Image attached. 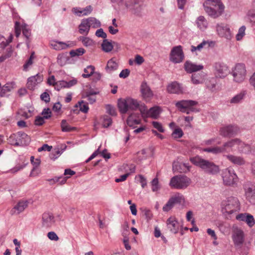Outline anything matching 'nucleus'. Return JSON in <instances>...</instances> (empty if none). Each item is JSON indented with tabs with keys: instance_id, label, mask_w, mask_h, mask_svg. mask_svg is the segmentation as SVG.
Segmentation results:
<instances>
[{
	"instance_id": "nucleus-31",
	"label": "nucleus",
	"mask_w": 255,
	"mask_h": 255,
	"mask_svg": "<svg viewBox=\"0 0 255 255\" xmlns=\"http://www.w3.org/2000/svg\"><path fill=\"white\" fill-rule=\"evenodd\" d=\"M240 139L239 138L233 139L224 143L223 146H222L223 152L227 151L228 148H232L235 146H237L238 147Z\"/></svg>"
},
{
	"instance_id": "nucleus-55",
	"label": "nucleus",
	"mask_w": 255,
	"mask_h": 255,
	"mask_svg": "<svg viewBox=\"0 0 255 255\" xmlns=\"http://www.w3.org/2000/svg\"><path fill=\"white\" fill-rule=\"evenodd\" d=\"M152 190L153 192L157 191L160 189L158 179L157 178H154L151 181Z\"/></svg>"
},
{
	"instance_id": "nucleus-36",
	"label": "nucleus",
	"mask_w": 255,
	"mask_h": 255,
	"mask_svg": "<svg viewBox=\"0 0 255 255\" xmlns=\"http://www.w3.org/2000/svg\"><path fill=\"white\" fill-rule=\"evenodd\" d=\"M161 112L160 108L159 107H154L151 108L147 114L148 116L153 119H157Z\"/></svg>"
},
{
	"instance_id": "nucleus-26",
	"label": "nucleus",
	"mask_w": 255,
	"mask_h": 255,
	"mask_svg": "<svg viewBox=\"0 0 255 255\" xmlns=\"http://www.w3.org/2000/svg\"><path fill=\"white\" fill-rule=\"evenodd\" d=\"M184 68L187 73H191L203 69V66L202 65H196L189 61H187L184 64Z\"/></svg>"
},
{
	"instance_id": "nucleus-6",
	"label": "nucleus",
	"mask_w": 255,
	"mask_h": 255,
	"mask_svg": "<svg viewBox=\"0 0 255 255\" xmlns=\"http://www.w3.org/2000/svg\"><path fill=\"white\" fill-rule=\"evenodd\" d=\"M198 102L193 100H182L175 104L176 107L182 113L190 114L191 112L197 113L199 110L195 107Z\"/></svg>"
},
{
	"instance_id": "nucleus-10",
	"label": "nucleus",
	"mask_w": 255,
	"mask_h": 255,
	"mask_svg": "<svg viewBox=\"0 0 255 255\" xmlns=\"http://www.w3.org/2000/svg\"><path fill=\"white\" fill-rule=\"evenodd\" d=\"M216 5L214 7L206 6L204 4V10L208 14L213 18H216L221 15L224 9V5L220 0H216Z\"/></svg>"
},
{
	"instance_id": "nucleus-48",
	"label": "nucleus",
	"mask_w": 255,
	"mask_h": 255,
	"mask_svg": "<svg viewBox=\"0 0 255 255\" xmlns=\"http://www.w3.org/2000/svg\"><path fill=\"white\" fill-rule=\"evenodd\" d=\"M98 93H94L90 94H85V98H87V101L91 104H93L96 100V95Z\"/></svg>"
},
{
	"instance_id": "nucleus-30",
	"label": "nucleus",
	"mask_w": 255,
	"mask_h": 255,
	"mask_svg": "<svg viewBox=\"0 0 255 255\" xmlns=\"http://www.w3.org/2000/svg\"><path fill=\"white\" fill-rule=\"evenodd\" d=\"M247 92L246 90H242L240 93L235 95L233 97L230 101V103L231 104H238L241 103L245 98Z\"/></svg>"
},
{
	"instance_id": "nucleus-29",
	"label": "nucleus",
	"mask_w": 255,
	"mask_h": 255,
	"mask_svg": "<svg viewBox=\"0 0 255 255\" xmlns=\"http://www.w3.org/2000/svg\"><path fill=\"white\" fill-rule=\"evenodd\" d=\"M140 91L144 98H150L153 96L152 92L145 82H143L141 85Z\"/></svg>"
},
{
	"instance_id": "nucleus-40",
	"label": "nucleus",
	"mask_w": 255,
	"mask_h": 255,
	"mask_svg": "<svg viewBox=\"0 0 255 255\" xmlns=\"http://www.w3.org/2000/svg\"><path fill=\"white\" fill-rule=\"evenodd\" d=\"M101 46L102 50L106 52L111 51L114 48V45L112 43L107 39H104Z\"/></svg>"
},
{
	"instance_id": "nucleus-34",
	"label": "nucleus",
	"mask_w": 255,
	"mask_h": 255,
	"mask_svg": "<svg viewBox=\"0 0 255 255\" xmlns=\"http://www.w3.org/2000/svg\"><path fill=\"white\" fill-rule=\"evenodd\" d=\"M14 83L13 82L5 84L1 88L0 91V96L4 97L7 92L11 91V90L14 88Z\"/></svg>"
},
{
	"instance_id": "nucleus-56",
	"label": "nucleus",
	"mask_w": 255,
	"mask_h": 255,
	"mask_svg": "<svg viewBox=\"0 0 255 255\" xmlns=\"http://www.w3.org/2000/svg\"><path fill=\"white\" fill-rule=\"evenodd\" d=\"M216 83L215 79L212 78L206 82V86L209 89L213 90L215 88Z\"/></svg>"
},
{
	"instance_id": "nucleus-39",
	"label": "nucleus",
	"mask_w": 255,
	"mask_h": 255,
	"mask_svg": "<svg viewBox=\"0 0 255 255\" xmlns=\"http://www.w3.org/2000/svg\"><path fill=\"white\" fill-rule=\"evenodd\" d=\"M196 23L201 30L205 29L208 25L207 21L203 16H200L197 18Z\"/></svg>"
},
{
	"instance_id": "nucleus-3",
	"label": "nucleus",
	"mask_w": 255,
	"mask_h": 255,
	"mask_svg": "<svg viewBox=\"0 0 255 255\" xmlns=\"http://www.w3.org/2000/svg\"><path fill=\"white\" fill-rule=\"evenodd\" d=\"M30 141V136L23 131L13 133L7 138L8 143L14 146L27 145L29 144Z\"/></svg>"
},
{
	"instance_id": "nucleus-22",
	"label": "nucleus",
	"mask_w": 255,
	"mask_h": 255,
	"mask_svg": "<svg viewBox=\"0 0 255 255\" xmlns=\"http://www.w3.org/2000/svg\"><path fill=\"white\" fill-rule=\"evenodd\" d=\"M233 239L235 245L241 247L244 241V232L241 230H236L233 235Z\"/></svg>"
},
{
	"instance_id": "nucleus-8",
	"label": "nucleus",
	"mask_w": 255,
	"mask_h": 255,
	"mask_svg": "<svg viewBox=\"0 0 255 255\" xmlns=\"http://www.w3.org/2000/svg\"><path fill=\"white\" fill-rule=\"evenodd\" d=\"M224 210L228 214H232L240 210V203L237 198L230 197L223 204Z\"/></svg>"
},
{
	"instance_id": "nucleus-58",
	"label": "nucleus",
	"mask_w": 255,
	"mask_h": 255,
	"mask_svg": "<svg viewBox=\"0 0 255 255\" xmlns=\"http://www.w3.org/2000/svg\"><path fill=\"white\" fill-rule=\"evenodd\" d=\"M41 115H43V117L45 119H48L51 117V112L50 109L48 108H45L43 110Z\"/></svg>"
},
{
	"instance_id": "nucleus-2",
	"label": "nucleus",
	"mask_w": 255,
	"mask_h": 255,
	"mask_svg": "<svg viewBox=\"0 0 255 255\" xmlns=\"http://www.w3.org/2000/svg\"><path fill=\"white\" fill-rule=\"evenodd\" d=\"M190 160L194 164L200 167L206 173L215 174L219 171V167L209 160L202 159L199 157L192 158Z\"/></svg>"
},
{
	"instance_id": "nucleus-42",
	"label": "nucleus",
	"mask_w": 255,
	"mask_h": 255,
	"mask_svg": "<svg viewBox=\"0 0 255 255\" xmlns=\"http://www.w3.org/2000/svg\"><path fill=\"white\" fill-rule=\"evenodd\" d=\"M61 127L62 131L70 132L76 130V128L70 126L65 120H63L61 123Z\"/></svg>"
},
{
	"instance_id": "nucleus-38",
	"label": "nucleus",
	"mask_w": 255,
	"mask_h": 255,
	"mask_svg": "<svg viewBox=\"0 0 255 255\" xmlns=\"http://www.w3.org/2000/svg\"><path fill=\"white\" fill-rule=\"evenodd\" d=\"M87 23H88L89 27H92L93 28H98L100 27L101 26V22L93 17H90L86 19Z\"/></svg>"
},
{
	"instance_id": "nucleus-52",
	"label": "nucleus",
	"mask_w": 255,
	"mask_h": 255,
	"mask_svg": "<svg viewBox=\"0 0 255 255\" xmlns=\"http://www.w3.org/2000/svg\"><path fill=\"white\" fill-rule=\"evenodd\" d=\"M183 135V132L181 128H175L172 133V136L174 138L181 137Z\"/></svg>"
},
{
	"instance_id": "nucleus-57",
	"label": "nucleus",
	"mask_w": 255,
	"mask_h": 255,
	"mask_svg": "<svg viewBox=\"0 0 255 255\" xmlns=\"http://www.w3.org/2000/svg\"><path fill=\"white\" fill-rule=\"evenodd\" d=\"M61 154V152L59 149L53 151L49 155L50 158L53 160L57 159Z\"/></svg>"
},
{
	"instance_id": "nucleus-28",
	"label": "nucleus",
	"mask_w": 255,
	"mask_h": 255,
	"mask_svg": "<svg viewBox=\"0 0 255 255\" xmlns=\"http://www.w3.org/2000/svg\"><path fill=\"white\" fill-rule=\"evenodd\" d=\"M247 199L250 203L255 204V185H251L246 189Z\"/></svg>"
},
{
	"instance_id": "nucleus-24",
	"label": "nucleus",
	"mask_w": 255,
	"mask_h": 255,
	"mask_svg": "<svg viewBox=\"0 0 255 255\" xmlns=\"http://www.w3.org/2000/svg\"><path fill=\"white\" fill-rule=\"evenodd\" d=\"M140 122L141 119H140V114L139 113H132L130 114L127 120L128 126L133 128L135 125L140 124Z\"/></svg>"
},
{
	"instance_id": "nucleus-20",
	"label": "nucleus",
	"mask_w": 255,
	"mask_h": 255,
	"mask_svg": "<svg viewBox=\"0 0 255 255\" xmlns=\"http://www.w3.org/2000/svg\"><path fill=\"white\" fill-rule=\"evenodd\" d=\"M236 219L238 220L245 222L250 227H252L255 224L253 216L248 213L239 214L237 215Z\"/></svg>"
},
{
	"instance_id": "nucleus-45",
	"label": "nucleus",
	"mask_w": 255,
	"mask_h": 255,
	"mask_svg": "<svg viewBox=\"0 0 255 255\" xmlns=\"http://www.w3.org/2000/svg\"><path fill=\"white\" fill-rule=\"evenodd\" d=\"M79 107L80 110L84 113H87L89 110V107L87 104H85L83 101H79L76 104L75 107Z\"/></svg>"
},
{
	"instance_id": "nucleus-43",
	"label": "nucleus",
	"mask_w": 255,
	"mask_h": 255,
	"mask_svg": "<svg viewBox=\"0 0 255 255\" xmlns=\"http://www.w3.org/2000/svg\"><path fill=\"white\" fill-rule=\"evenodd\" d=\"M94 70L95 67L93 66H88L86 68L84 69V73L82 75V76L84 78H89L94 74Z\"/></svg>"
},
{
	"instance_id": "nucleus-59",
	"label": "nucleus",
	"mask_w": 255,
	"mask_h": 255,
	"mask_svg": "<svg viewBox=\"0 0 255 255\" xmlns=\"http://www.w3.org/2000/svg\"><path fill=\"white\" fill-rule=\"evenodd\" d=\"M107 112L112 116H116L117 113L115 108L111 105H108L106 106Z\"/></svg>"
},
{
	"instance_id": "nucleus-1",
	"label": "nucleus",
	"mask_w": 255,
	"mask_h": 255,
	"mask_svg": "<svg viewBox=\"0 0 255 255\" xmlns=\"http://www.w3.org/2000/svg\"><path fill=\"white\" fill-rule=\"evenodd\" d=\"M118 106L120 112L123 114H126L129 110H135L137 109H139L141 114H143L146 110L144 105H140L136 100L131 98L119 100Z\"/></svg>"
},
{
	"instance_id": "nucleus-50",
	"label": "nucleus",
	"mask_w": 255,
	"mask_h": 255,
	"mask_svg": "<svg viewBox=\"0 0 255 255\" xmlns=\"http://www.w3.org/2000/svg\"><path fill=\"white\" fill-rule=\"evenodd\" d=\"M80 40L82 41L83 44L85 46H92L94 44L93 40L87 37H81Z\"/></svg>"
},
{
	"instance_id": "nucleus-37",
	"label": "nucleus",
	"mask_w": 255,
	"mask_h": 255,
	"mask_svg": "<svg viewBox=\"0 0 255 255\" xmlns=\"http://www.w3.org/2000/svg\"><path fill=\"white\" fill-rule=\"evenodd\" d=\"M40 159L39 158H36L34 160V162L32 163V164L33 165V167L30 174L31 176H35L39 174L40 171L38 169V167L40 165Z\"/></svg>"
},
{
	"instance_id": "nucleus-17",
	"label": "nucleus",
	"mask_w": 255,
	"mask_h": 255,
	"mask_svg": "<svg viewBox=\"0 0 255 255\" xmlns=\"http://www.w3.org/2000/svg\"><path fill=\"white\" fill-rule=\"evenodd\" d=\"M191 166L188 163H182L174 161L173 163L172 168L174 171L180 173H187L190 170Z\"/></svg>"
},
{
	"instance_id": "nucleus-41",
	"label": "nucleus",
	"mask_w": 255,
	"mask_h": 255,
	"mask_svg": "<svg viewBox=\"0 0 255 255\" xmlns=\"http://www.w3.org/2000/svg\"><path fill=\"white\" fill-rule=\"evenodd\" d=\"M13 54V48L11 47H8L5 51L0 57V60L1 62L4 61L6 59L12 56Z\"/></svg>"
},
{
	"instance_id": "nucleus-62",
	"label": "nucleus",
	"mask_w": 255,
	"mask_h": 255,
	"mask_svg": "<svg viewBox=\"0 0 255 255\" xmlns=\"http://www.w3.org/2000/svg\"><path fill=\"white\" fill-rule=\"evenodd\" d=\"M95 35L97 37L104 38V39L107 37V34L104 31L102 28L98 29L96 32Z\"/></svg>"
},
{
	"instance_id": "nucleus-61",
	"label": "nucleus",
	"mask_w": 255,
	"mask_h": 255,
	"mask_svg": "<svg viewBox=\"0 0 255 255\" xmlns=\"http://www.w3.org/2000/svg\"><path fill=\"white\" fill-rule=\"evenodd\" d=\"M143 213L147 221H149L152 218V213L151 211L148 209H145L143 211Z\"/></svg>"
},
{
	"instance_id": "nucleus-27",
	"label": "nucleus",
	"mask_w": 255,
	"mask_h": 255,
	"mask_svg": "<svg viewBox=\"0 0 255 255\" xmlns=\"http://www.w3.org/2000/svg\"><path fill=\"white\" fill-rule=\"evenodd\" d=\"M50 45L54 49L56 50H61L73 46L74 43L73 42H71L70 44H67L66 43L63 42L54 41L51 43Z\"/></svg>"
},
{
	"instance_id": "nucleus-12",
	"label": "nucleus",
	"mask_w": 255,
	"mask_h": 255,
	"mask_svg": "<svg viewBox=\"0 0 255 255\" xmlns=\"http://www.w3.org/2000/svg\"><path fill=\"white\" fill-rule=\"evenodd\" d=\"M240 131L239 127L235 125H230L220 128V134L225 137H231L235 136Z\"/></svg>"
},
{
	"instance_id": "nucleus-18",
	"label": "nucleus",
	"mask_w": 255,
	"mask_h": 255,
	"mask_svg": "<svg viewBox=\"0 0 255 255\" xmlns=\"http://www.w3.org/2000/svg\"><path fill=\"white\" fill-rule=\"evenodd\" d=\"M43 77L41 75L36 74L34 76L29 77L27 80L26 84L27 88L30 90H33L35 87L38 84L42 82Z\"/></svg>"
},
{
	"instance_id": "nucleus-53",
	"label": "nucleus",
	"mask_w": 255,
	"mask_h": 255,
	"mask_svg": "<svg viewBox=\"0 0 255 255\" xmlns=\"http://www.w3.org/2000/svg\"><path fill=\"white\" fill-rule=\"evenodd\" d=\"M246 26L243 25L241 26L238 31V33L236 35V39L237 40H241L245 34Z\"/></svg>"
},
{
	"instance_id": "nucleus-63",
	"label": "nucleus",
	"mask_w": 255,
	"mask_h": 255,
	"mask_svg": "<svg viewBox=\"0 0 255 255\" xmlns=\"http://www.w3.org/2000/svg\"><path fill=\"white\" fill-rule=\"evenodd\" d=\"M44 119H45L43 117L37 116L34 121V124L36 126H41L44 123Z\"/></svg>"
},
{
	"instance_id": "nucleus-51",
	"label": "nucleus",
	"mask_w": 255,
	"mask_h": 255,
	"mask_svg": "<svg viewBox=\"0 0 255 255\" xmlns=\"http://www.w3.org/2000/svg\"><path fill=\"white\" fill-rule=\"evenodd\" d=\"M22 33L23 35L26 38V43L27 46H28L29 44V41L28 40V39L31 35L30 30L27 28L25 26L22 28Z\"/></svg>"
},
{
	"instance_id": "nucleus-19",
	"label": "nucleus",
	"mask_w": 255,
	"mask_h": 255,
	"mask_svg": "<svg viewBox=\"0 0 255 255\" xmlns=\"http://www.w3.org/2000/svg\"><path fill=\"white\" fill-rule=\"evenodd\" d=\"M238 151L240 153L249 154H254L255 152V148L251 147L250 145L246 144L240 139V143L238 146Z\"/></svg>"
},
{
	"instance_id": "nucleus-33",
	"label": "nucleus",
	"mask_w": 255,
	"mask_h": 255,
	"mask_svg": "<svg viewBox=\"0 0 255 255\" xmlns=\"http://www.w3.org/2000/svg\"><path fill=\"white\" fill-rule=\"evenodd\" d=\"M90 27L86 19H83L79 26V31L80 34L87 35Z\"/></svg>"
},
{
	"instance_id": "nucleus-7",
	"label": "nucleus",
	"mask_w": 255,
	"mask_h": 255,
	"mask_svg": "<svg viewBox=\"0 0 255 255\" xmlns=\"http://www.w3.org/2000/svg\"><path fill=\"white\" fill-rule=\"evenodd\" d=\"M222 176L223 183L226 185L234 186L238 181V178L234 170L226 168L223 170Z\"/></svg>"
},
{
	"instance_id": "nucleus-54",
	"label": "nucleus",
	"mask_w": 255,
	"mask_h": 255,
	"mask_svg": "<svg viewBox=\"0 0 255 255\" xmlns=\"http://www.w3.org/2000/svg\"><path fill=\"white\" fill-rule=\"evenodd\" d=\"M191 80L192 83L196 85L201 84L202 82L200 76L196 74H194L192 75Z\"/></svg>"
},
{
	"instance_id": "nucleus-60",
	"label": "nucleus",
	"mask_w": 255,
	"mask_h": 255,
	"mask_svg": "<svg viewBox=\"0 0 255 255\" xmlns=\"http://www.w3.org/2000/svg\"><path fill=\"white\" fill-rule=\"evenodd\" d=\"M34 52L32 53L29 59L23 65V70H27L28 67L32 64V59H33Z\"/></svg>"
},
{
	"instance_id": "nucleus-46",
	"label": "nucleus",
	"mask_w": 255,
	"mask_h": 255,
	"mask_svg": "<svg viewBox=\"0 0 255 255\" xmlns=\"http://www.w3.org/2000/svg\"><path fill=\"white\" fill-rule=\"evenodd\" d=\"M85 52V50L83 48H78L76 50H72L70 52L71 57H74L76 56L82 55Z\"/></svg>"
},
{
	"instance_id": "nucleus-44",
	"label": "nucleus",
	"mask_w": 255,
	"mask_h": 255,
	"mask_svg": "<svg viewBox=\"0 0 255 255\" xmlns=\"http://www.w3.org/2000/svg\"><path fill=\"white\" fill-rule=\"evenodd\" d=\"M203 151L207 152H211L215 154L223 152L222 146L206 148L203 149Z\"/></svg>"
},
{
	"instance_id": "nucleus-25",
	"label": "nucleus",
	"mask_w": 255,
	"mask_h": 255,
	"mask_svg": "<svg viewBox=\"0 0 255 255\" xmlns=\"http://www.w3.org/2000/svg\"><path fill=\"white\" fill-rule=\"evenodd\" d=\"M28 202L27 201H20L11 210L10 213L11 215L19 214L20 213L24 211L27 207Z\"/></svg>"
},
{
	"instance_id": "nucleus-21",
	"label": "nucleus",
	"mask_w": 255,
	"mask_h": 255,
	"mask_svg": "<svg viewBox=\"0 0 255 255\" xmlns=\"http://www.w3.org/2000/svg\"><path fill=\"white\" fill-rule=\"evenodd\" d=\"M42 226L45 227H50L55 223L54 217L52 213H44L42 217Z\"/></svg>"
},
{
	"instance_id": "nucleus-16",
	"label": "nucleus",
	"mask_w": 255,
	"mask_h": 255,
	"mask_svg": "<svg viewBox=\"0 0 255 255\" xmlns=\"http://www.w3.org/2000/svg\"><path fill=\"white\" fill-rule=\"evenodd\" d=\"M167 91L171 94H180L184 92L185 89L181 84L173 82L168 85Z\"/></svg>"
},
{
	"instance_id": "nucleus-11",
	"label": "nucleus",
	"mask_w": 255,
	"mask_h": 255,
	"mask_svg": "<svg viewBox=\"0 0 255 255\" xmlns=\"http://www.w3.org/2000/svg\"><path fill=\"white\" fill-rule=\"evenodd\" d=\"M184 58L182 47L178 45L173 47L170 54V60L174 63L181 62Z\"/></svg>"
},
{
	"instance_id": "nucleus-64",
	"label": "nucleus",
	"mask_w": 255,
	"mask_h": 255,
	"mask_svg": "<svg viewBox=\"0 0 255 255\" xmlns=\"http://www.w3.org/2000/svg\"><path fill=\"white\" fill-rule=\"evenodd\" d=\"M248 16L251 21L255 24V10H251L248 12Z\"/></svg>"
},
{
	"instance_id": "nucleus-15",
	"label": "nucleus",
	"mask_w": 255,
	"mask_h": 255,
	"mask_svg": "<svg viewBox=\"0 0 255 255\" xmlns=\"http://www.w3.org/2000/svg\"><path fill=\"white\" fill-rule=\"evenodd\" d=\"M184 200V197L182 195L178 194L174 196L171 197L166 204L163 207V211L168 212L173 208L176 204H180Z\"/></svg>"
},
{
	"instance_id": "nucleus-14",
	"label": "nucleus",
	"mask_w": 255,
	"mask_h": 255,
	"mask_svg": "<svg viewBox=\"0 0 255 255\" xmlns=\"http://www.w3.org/2000/svg\"><path fill=\"white\" fill-rule=\"evenodd\" d=\"M214 68L217 77L220 78H224L229 73V70L228 66L223 63H216L214 64Z\"/></svg>"
},
{
	"instance_id": "nucleus-4",
	"label": "nucleus",
	"mask_w": 255,
	"mask_h": 255,
	"mask_svg": "<svg viewBox=\"0 0 255 255\" xmlns=\"http://www.w3.org/2000/svg\"><path fill=\"white\" fill-rule=\"evenodd\" d=\"M191 179L184 175H179L171 178L169 185L171 188L176 189H184L191 183Z\"/></svg>"
},
{
	"instance_id": "nucleus-9",
	"label": "nucleus",
	"mask_w": 255,
	"mask_h": 255,
	"mask_svg": "<svg viewBox=\"0 0 255 255\" xmlns=\"http://www.w3.org/2000/svg\"><path fill=\"white\" fill-rule=\"evenodd\" d=\"M232 75L234 80L238 83L242 82L245 79L246 70L244 64H237L233 69Z\"/></svg>"
},
{
	"instance_id": "nucleus-35",
	"label": "nucleus",
	"mask_w": 255,
	"mask_h": 255,
	"mask_svg": "<svg viewBox=\"0 0 255 255\" xmlns=\"http://www.w3.org/2000/svg\"><path fill=\"white\" fill-rule=\"evenodd\" d=\"M118 67V63L114 58H112L108 61L106 67V70L108 73H111L112 71L117 70Z\"/></svg>"
},
{
	"instance_id": "nucleus-13",
	"label": "nucleus",
	"mask_w": 255,
	"mask_h": 255,
	"mask_svg": "<svg viewBox=\"0 0 255 255\" xmlns=\"http://www.w3.org/2000/svg\"><path fill=\"white\" fill-rule=\"evenodd\" d=\"M218 34L222 37H225L227 39H230L232 37V33L229 26L225 23H218L216 26Z\"/></svg>"
},
{
	"instance_id": "nucleus-47",
	"label": "nucleus",
	"mask_w": 255,
	"mask_h": 255,
	"mask_svg": "<svg viewBox=\"0 0 255 255\" xmlns=\"http://www.w3.org/2000/svg\"><path fill=\"white\" fill-rule=\"evenodd\" d=\"M103 119V127L104 128H108L110 127L112 123V120L109 116L105 115L102 118Z\"/></svg>"
},
{
	"instance_id": "nucleus-49",
	"label": "nucleus",
	"mask_w": 255,
	"mask_h": 255,
	"mask_svg": "<svg viewBox=\"0 0 255 255\" xmlns=\"http://www.w3.org/2000/svg\"><path fill=\"white\" fill-rule=\"evenodd\" d=\"M67 81L62 80L55 83L54 88L57 91H60L62 88H66Z\"/></svg>"
},
{
	"instance_id": "nucleus-32",
	"label": "nucleus",
	"mask_w": 255,
	"mask_h": 255,
	"mask_svg": "<svg viewBox=\"0 0 255 255\" xmlns=\"http://www.w3.org/2000/svg\"><path fill=\"white\" fill-rule=\"evenodd\" d=\"M227 158L229 160H230L234 164L242 165L245 163V160L243 157L241 156H238L233 155H227Z\"/></svg>"
},
{
	"instance_id": "nucleus-5",
	"label": "nucleus",
	"mask_w": 255,
	"mask_h": 255,
	"mask_svg": "<svg viewBox=\"0 0 255 255\" xmlns=\"http://www.w3.org/2000/svg\"><path fill=\"white\" fill-rule=\"evenodd\" d=\"M125 6L132 14L141 17L143 8L142 0H126Z\"/></svg>"
},
{
	"instance_id": "nucleus-23",
	"label": "nucleus",
	"mask_w": 255,
	"mask_h": 255,
	"mask_svg": "<svg viewBox=\"0 0 255 255\" xmlns=\"http://www.w3.org/2000/svg\"><path fill=\"white\" fill-rule=\"evenodd\" d=\"M168 229L171 232L176 234L179 229V224L175 218L170 217L166 221Z\"/></svg>"
}]
</instances>
